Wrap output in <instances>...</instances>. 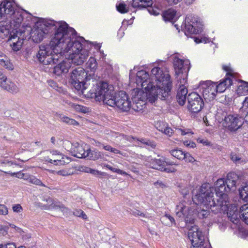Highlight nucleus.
<instances>
[{"mask_svg": "<svg viewBox=\"0 0 248 248\" xmlns=\"http://www.w3.org/2000/svg\"><path fill=\"white\" fill-rule=\"evenodd\" d=\"M31 15L26 11L16 8L15 3L13 0H4L0 3V32L7 36L10 29L15 31L22 29L30 31V21Z\"/></svg>", "mask_w": 248, "mask_h": 248, "instance_id": "1", "label": "nucleus"}, {"mask_svg": "<svg viewBox=\"0 0 248 248\" xmlns=\"http://www.w3.org/2000/svg\"><path fill=\"white\" fill-rule=\"evenodd\" d=\"M108 83L99 82L87 93V97L94 98L96 101H102L110 107H116L120 110H127L130 106L127 98V94L120 91L114 95V91Z\"/></svg>", "mask_w": 248, "mask_h": 248, "instance_id": "2", "label": "nucleus"}, {"mask_svg": "<svg viewBox=\"0 0 248 248\" xmlns=\"http://www.w3.org/2000/svg\"><path fill=\"white\" fill-rule=\"evenodd\" d=\"M213 188H211L209 184L202 185L201 191L199 194L195 196L194 200L205 203L210 207L211 211L215 214L221 212L226 213L230 220L233 223L237 224L242 216L240 212L237 211V207L234 204H230L229 201L226 204L224 201L216 202L215 199L213 198Z\"/></svg>", "mask_w": 248, "mask_h": 248, "instance_id": "3", "label": "nucleus"}, {"mask_svg": "<svg viewBox=\"0 0 248 248\" xmlns=\"http://www.w3.org/2000/svg\"><path fill=\"white\" fill-rule=\"evenodd\" d=\"M54 31L52 37H55L57 33L62 35V38L68 39L70 35L74 32V29L69 27L66 22H57L54 20H43L37 21L31 29V36L32 41L36 43L41 42L49 33Z\"/></svg>", "mask_w": 248, "mask_h": 248, "instance_id": "4", "label": "nucleus"}, {"mask_svg": "<svg viewBox=\"0 0 248 248\" xmlns=\"http://www.w3.org/2000/svg\"><path fill=\"white\" fill-rule=\"evenodd\" d=\"M62 35L57 33L47 44H42L39 48L36 57L39 62L44 65H53L57 63L61 58L65 40Z\"/></svg>", "mask_w": 248, "mask_h": 248, "instance_id": "5", "label": "nucleus"}, {"mask_svg": "<svg viewBox=\"0 0 248 248\" xmlns=\"http://www.w3.org/2000/svg\"><path fill=\"white\" fill-rule=\"evenodd\" d=\"M76 34L74 30V32L68 37L67 41L65 40L62 54L68 53L71 62L76 65H80L86 61L89 53L88 50L83 48L82 42L84 40V38L77 37Z\"/></svg>", "mask_w": 248, "mask_h": 248, "instance_id": "6", "label": "nucleus"}, {"mask_svg": "<svg viewBox=\"0 0 248 248\" xmlns=\"http://www.w3.org/2000/svg\"><path fill=\"white\" fill-rule=\"evenodd\" d=\"M152 74L155 76L157 81L155 86V92L159 99L166 100L170 96V91L172 88V83L170 77L167 72H164L159 67H154L152 69Z\"/></svg>", "mask_w": 248, "mask_h": 248, "instance_id": "7", "label": "nucleus"}, {"mask_svg": "<svg viewBox=\"0 0 248 248\" xmlns=\"http://www.w3.org/2000/svg\"><path fill=\"white\" fill-rule=\"evenodd\" d=\"M239 179V176L233 172L229 173L227 175L226 179H219L217 180L215 183V188H213V192L215 191L217 197V202L224 201V203L228 202V196L227 193L232 190H235L237 181ZM205 184H208L206 183ZM209 185H210L209 184ZM214 192H213V195Z\"/></svg>", "mask_w": 248, "mask_h": 248, "instance_id": "8", "label": "nucleus"}, {"mask_svg": "<svg viewBox=\"0 0 248 248\" xmlns=\"http://www.w3.org/2000/svg\"><path fill=\"white\" fill-rule=\"evenodd\" d=\"M127 98L129 102L130 106L128 109L127 110H121L124 112L128 111L130 108H132L135 111H140L143 110L145 108L147 100L151 103L153 104L157 100L159 97L157 96L156 94L155 93L147 92H144L142 90H140L138 92L137 94L132 98V104H131L130 99L128 97L127 95Z\"/></svg>", "mask_w": 248, "mask_h": 248, "instance_id": "9", "label": "nucleus"}, {"mask_svg": "<svg viewBox=\"0 0 248 248\" xmlns=\"http://www.w3.org/2000/svg\"><path fill=\"white\" fill-rule=\"evenodd\" d=\"M70 80L72 85L78 91H81L84 93L87 89V82L90 78L87 77L85 70L81 67L72 70L70 74Z\"/></svg>", "mask_w": 248, "mask_h": 248, "instance_id": "10", "label": "nucleus"}, {"mask_svg": "<svg viewBox=\"0 0 248 248\" xmlns=\"http://www.w3.org/2000/svg\"><path fill=\"white\" fill-rule=\"evenodd\" d=\"M202 24L197 16L193 15H187L185 19V33L186 35L198 34L202 31Z\"/></svg>", "mask_w": 248, "mask_h": 248, "instance_id": "11", "label": "nucleus"}, {"mask_svg": "<svg viewBox=\"0 0 248 248\" xmlns=\"http://www.w3.org/2000/svg\"><path fill=\"white\" fill-rule=\"evenodd\" d=\"M25 32L24 26L19 30L10 32L8 41L13 50L17 51L21 48L25 37L24 34Z\"/></svg>", "mask_w": 248, "mask_h": 248, "instance_id": "12", "label": "nucleus"}, {"mask_svg": "<svg viewBox=\"0 0 248 248\" xmlns=\"http://www.w3.org/2000/svg\"><path fill=\"white\" fill-rule=\"evenodd\" d=\"M63 144L65 149L70 151L73 156L79 158H86V152L88 148V146L86 144L78 142L72 143L69 141H64Z\"/></svg>", "mask_w": 248, "mask_h": 248, "instance_id": "13", "label": "nucleus"}, {"mask_svg": "<svg viewBox=\"0 0 248 248\" xmlns=\"http://www.w3.org/2000/svg\"><path fill=\"white\" fill-rule=\"evenodd\" d=\"M176 215L181 219H184L187 225L194 223L193 211L183 203H180L176 206L175 209Z\"/></svg>", "mask_w": 248, "mask_h": 248, "instance_id": "14", "label": "nucleus"}, {"mask_svg": "<svg viewBox=\"0 0 248 248\" xmlns=\"http://www.w3.org/2000/svg\"><path fill=\"white\" fill-rule=\"evenodd\" d=\"M136 82L138 84H140L145 92L155 93V86L150 81L149 75L145 71L141 70L137 72Z\"/></svg>", "mask_w": 248, "mask_h": 248, "instance_id": "15", "label": "nucleus"}, {"mask_svg": "<svg viewBox=\"0 0 248 248\" xmlns=\"http://www.w3.org/2000/svg\"><path fill=\"white\" fill-rule=\"evenodd\" d=\"M188 109L193 113L200 111L204 106V102L202 97L197 93L192 92L187 96Z\"/></svg>", "mask_w": 248, "mask_h": 248, "instance_id": "16", "label": "nucleus"}, {"mask_svg": "<svg viewBox=\"0 0 248 248\" xmlns=\"http://www.w3.org/2000/svg\"><path fill=\"white\" fill-rule=\"evenodd\" d=\"M244 115H228L224 118L223 125L231 131H234L240 128L243 123Z\"/></svg>", "mask_w": 248, "mask_h": 248, "instance_id": "17", "label": "nucleus"}, {"mask_svg": "<svg viewBox=\"0 0 248 248\" xmlns=\"http://www.w3.org/2000/svg\"><path fill=\"white\" fill-rule=\"evenodd\" d=\"M188 237L191 241V247L208 244L204 242V236L197 226H191L188 232Z\"/></svg>", "mask_w": 248, "mask_h": 248, "instance_id": "18", "label": "nucleus"}, {"mask_svg": "<svg viewBox=\"0 0 248 248\" xmlns=\"http://www.w3.org/2000/svg\"><path fill=\"white\" fill-rule=\"evenodd\" d=\"M50 155L45 157L46 161L56 165H63L67 164L70 161V158L60 153L56 150L47 151Z\"/></svg>", "mask_w": 248, "mask_h": 248, "instance_id": "19", "label": "nucleus"}, {"mask_svg": "<svg viewBox=\"0 0 248 248\" xmlns=\"http://www.w3.org/2000/svg\"><path fill=\"white\" fill-rule=\"evenodd\" d=\"M216 83L211 81H206L202 85V93L205 101L213 100L216 96Z\"/></svg>", "mask_w": 248, "mask_h": 248, "instance_id": "20", "label": "nucleus"}, {"mask_svg": "<svg viewBox=\"0 0 248 248\" xmlns=\"http://www.w3.org/2000/svg\"><path fill=\"white\" fill-rule=\"evenodd\" d=\"M43 202L40 203L39 205L43 209H59L63 212H66L67 210V208L61 202L54 200L50 197L44 199Z\"/></svg>", "mask_w": 248, "mask_h": 248, "instance_id": "21", "label": "nucleus"}, {"mask_svg": "<svg viewBox=\"0 0 248 248\" xmlns=\"http://www.w3.org/2000/svg\"><path fill=\"white\" fill-rule=\"evenodd\" d=\"M202 188V186L200 187V189L199 191L193 197L192 200L193 201L197 204H200V203H203L204 205V206H205L206 209H204V207L203 208L200 207L198 208L196 211V214L197 216V217L200 218V219H203L206 218L208 217L210 214V211L209 210V208H210L211 210V208L209 206H208V205L206 204L204 202H198V200L195 201L194 198H195V196L198 194H199L201 189Z\"/></svg>", "mask_w": 248, "mask_h": 248, "instance_id": "22", "label": "nucleus"}, {"mask_svg": "<svg viewBox=\"0 0 248 248\" xmlns=\"http://www.w3.org/2000/svg\"><path fill=\"white\" fill-rule=\"evenodd\" d=\"M187 89L186 86H180L178 88L176 99L180 105L183 106L186 102Z\"/></svg>", "mask_w": 248, "mask_h": 248, "instance_id": "23", "label": "nucleus"}, {"mask_svg": "<svg viewBox=\"0 0 248 248\" xmlns=\"http://www.w3.org/2000/svg\"><path fill=\"white\" fill-rule=\"evenodd\" d=\"M153 0H133L132 6L139 9H145L152 6Z\"/></svg>", "mask_w": 248, "mask_h": 248, "instance_id": "24", "label": "nucleus"}, {"mask_svg": "<svg viewBox=\"0 0 248 248\" xmlns=\"http://www.w3.org/2000/svg\"><path fill=\"white\" fill-rule=\"evenodd\" d=\"M232 79L229 77H227L224 79L222 81H220L218 85L216 84V92L217 93H222L225 90L231 86L232 84Z\"/></svg>", "mask_w": 248, "mask_h": 248, "instance_id": "25", "label": "nucleus"}, {"mask_svg": "<svg viewBox=\"0 0 248 248\" xmlns=\"http://www.w3.org/2000/svg\"><path fill=\"white\" fill-rule=\"evenodd\" d=\"M176 11L173 9L170 8L163 12L162 16L165 21H170L172 22L176 19Z\"/></svg>", "mask_w": 248, "mask_h": 248, "instance_id": "26", "label": "nucleus"}, {"mask_svg": "<svg viewBox=\"0 0 248 248\" xmlns=\"http://www.w3.org/2000/svg\"><path fill=\"white\" fill-rule=\"evenodd\" d=\"M165 158L162 157L159 159H152L150 162L151 168L161 170L165 166Z\"/></svg>", "mask_w": 248, "mask_h": 248, "instance_id": "27", "label": "nucleus"}, {"mask_svg": "<svg viewBox=\"0 0 248 248\" xmlns=\"http://www.w3.org/2000/svg\"><path fill=\"white\" fill-rule=\"evenodd\" d=\"M0 87L4 90L12 93H16L19 91L18 87L14 83L7 79L4 81Z\"/></svg>", "mask_w": 248, "mask_h": 248, "instance_id": "28", "label": "nucleus"}, {"mask_svg": "<svg viewBox=\"0 0 248 248\" xmlns=\"http://www.w3.org/2000/svg\"><path fill=\"white\" fill-rule=\"evenodd\" d=\"M103 156V154L97 150H91L89 147L87 152H86V158L87 157L89 159L96 160Z\"/></svg>", "mask_w": 248, "mask_h": 248, "instance_id": "29", "label": "nucleus"}, {"mask_svg": "<svg viewBox=\"0 0 248 248\" xmlns=\"http://www.w3.org/2000/svg\"><path fill=\"white\" fill-rule=\"evenodd\" d=\"M184 61L176 57L174 58L173 60V66L175 71V74L179 76L181 73H182V68L184 66Z\"/></svg>", "mask_w": 248, "mask_h": 248, "instance_id": "30", "label": "nucleus"}, {"mask_svg": "<svg viewBox=\"0 0 248 248\" xmlns=\"http://www.w3.org/2000/svg\"><path fill=\"white\" fill-rule=\"evenodd\" d=\"M157 125H158V124ZM157 128L159 131L169 137H170L173 133L172 129L167 124L164 123H159L158 125L157 126Z\"/></svg>", "mask_w": 248, "mask_h": 248, "instance_id": "31", "label": "nucleus"}, {"mask_svg": "<svg viewBox=\"0 0 248 248\" xmlns=\"http://www.w3.org/2000/svg\"><path fill=\"white\" fill-rule=\"evenodd\" d=\"M95 145L96 146H101L102 147V148L104 149L106 151H109L110 152L113 153L115 154H120L121 155L124 156H125L126 154L125 153H123L119 150L112 147L111 146L109 145H104L103 144H101L100 142L97 141L95 142Z\"/></svg>", "mask_w": 248, "mask_h": 248, "instance_id": "32", "label": "nucleus"}, {"mask_svg": "<svg viewBox=\"0 0 248 248\" xmlns=\"http://www.w3.org/2000/svg\"><path fill=\"white\" fill-rule=\"evenodd\" d=\"M0 65L8 70L13 69V65L9 62L7 57L2 53H0Z\"/></svg>", "mask_w": 248, "mask_h": 248, "instance_id": "33", "label": "nucleus"}, {"mask_svg": "<svg viewBox=\"0 0 248 248\" xmlns=\"http://www.w3.org/2000/svg\"><path fill=\"white\" fill-rule=\"evenodd\" d=\"M170 153L173 157L179 160H183L185 158V153L179 149H174L170 151Z\"/></svg>", "mask_w": 248, "mask_h": 248, "instance_id": "34", "label": "nucleus"}, {"mask_svg": "<svg viewBox=\"0 0 248 248\" xmlns=\"http://www.w3.org/2000/svg\"><path fill=\"white\" fill-rule=\"evenodd\" d=\"M86 68L90 69L91 71H94L97 68V62L96 60L93 57H90L86 63Z\"/></svg>", "mask_w": 248, "mask_h": 248, "instance_id": "35", "label": "nucleus"}, {"mask_svg": "<svg viewBox=\"0 0 248 248\" xmlns=\"http://www.w3.org/2000/svg\"><path fill=\"white\" fill-rule=\"evenodd\" d=\"M239 194L242 199L248 201V184H246L241 189L239 190Z\"/></svg>", "mask_w": 248, "mask_h": 248, "instance_id": "36", "label": "nucleus"}, {"mask_svg": "<svg viewBox=\"0 0 248 248\" xmlns=\"http://www.w3.org/2000/svg\"><path fill=\"white\" fill-rule=\"evenodd\" d=\"M54 174H56L62 176H67L74 174L73 171L71 169L62 170L58 171L52 170Z\"/></svg>", "mask_w": 248, "mask_h": 248, "instance_id": "37", "label": "nucleus"}, {"mask_svg": "<svg viewBox=\"0 0 248 248\" xmlns=\"http://www.w3.org/2000/svg\"><path fill=\"white\" fill-rule=\"evenodd\" d=\"M61 120L66 124L73 125H77L78 124V123L73 119L66 117L64 115H61L60 117Z\"/></svg>", "mask_w": 248, "mask_h": 248, "instance_id": "38", "label": "nucleus"}, {"mask_svg": "<svg viewBox=\"0 0 248 248\" xmlns=\"http://www.w3.org/2000/svg\"><path fill=\"white\" fill-rule=\"evenodd\" d=\"M117 10L121 13H126L128 11L127 5L123 2L119 3L117 6Z\"/></svg>", "mask_w": 248, "mask_h": 248, "instance_id": "39", "label": "nucleus"}, {"mask_svg": "<svg viewBox=\"0 0 248 248\" xmlns=\"http://www.w3.org/2000/svg\"><path fill=\"white\" fill-rule=\"evenodd\" d=\"M29 182L37 186H40L44 187L46 186L41 182L40 179L37 178L33 175L31 176Z\"/></svg>", "mask_w": 248, "mask_h": 248, "instance_id": "40", "label": "nucleus"}, {"mask_svg": "<svg viewBox=\"0 0 248 248\" xmlns=\"http://www.w3.org/2000/svg\"><path fill=\"white\" fill-rule=\"evenodd\" d=\"M137 140L140 141L141 143H142L144 144H145V145H147L148 146L150 147L151 148L154 149L156 146V144H155V143L154 142L151 141L150 140H148L147 139L142 138V139H140V140H139L138 139Z\"/></svg>", "mask_w": 248, "mask_h": 248, "instance_id": "41", "label": "nucleus"}, {"mask_svg": "<svg viewBox=\"0 0 248 248\" xmlns=\"http://www.w3.org/2000/svg\"><path fill=\"white\" fill-rule=\"evenodd\" d=\"M105 167H106L107 168H108V169H109V170H111L112 171L116 172L118 174L125 175H127V173L125 171H124L121 170H120V169H117L115 168H113L111 166H110L109 165H106L105 166Z\"/></svg>", "mask_w": 248, "mask_h": 248, "instance_id": "42", "label": "nucleus"}, {"mask_svg": "<svg viewBox=\"0 0 248 248\" xmlns=\"http://www.w3.org/2000/svg\"><path fill=\"white\" fill-rule=\"evenodd\" d=\"M248 110V96L245 97L243 102V106L240 109V112L246 113Z\"/></svg>", "mask_w": 248, "mask_h": 248, "instance_id": "43", "label": "nucleus"}, {"mask_svg": "<svg viewBox=\"0 0 248 248\" xmlns=\"http://www.w3.org/2000/svg\"><path fill=\"white\" fill-rule=\"evenodd\" d=\"M59 65L61 66V68H62L63 74H66L68 72L69 69L70 67L69 63L62 62L60 63Z\"/></svg>", "mask_w": 248, "mask_h": 248, "instance_id": "44", "label": "nucleus"}, {"mask_svg": "<svg viewBox=\"0 0 248 248\" xmlns=\"http://www.w3.org/2000/svg\"><path fill=\"white\" fill-rule=\"evenodd\" d=\"M167 220H169L170 221V223H168L169 225L172 224L173 223H175V220L174 218L169 214H166L161 218V220L162 222H164Z\"/></svg>", "mask_w": 248, "mask_h": 248, "instance_id": "45", "label": "nucleus"}, {"mask_svg": "<svg viewBox=\"0 0 248 248\" xmlns=\"http://www.w3.org/2000/svg\"><path fill=\"white\" fill-rule=\"evenodd\" d=\"M231 159L236 164L241 163L242 161L241 158L235 154L232 153L231 155Z\"/></svg>", "mask_w": 248, "mask_h": 248, "instance_id": "46", "label": "nucleus"}, {"mask_svg": "<svg viewBox=\"0 0 248 248\" xmlns=\"http://www.w3.org/2000/svg\"><path fill=\"white\" fill-rule=\"evenodd\" d=\"M240 212L242 217L248 214V203L241 206L240 208Z\"/></svg>", "mask_w": 248, "mask_h": 248, "instance_id": "47", "label": "nucleus"}, {"mask_svg": "<svg viewBox=\"0 0 248 248\" xmlns=\"http://www.w3.org/2000/svg\"><path fill=\"white\" fill-rule=\"evenodd\" d=\"M53 73L58 76H60L63 74L62 68H61V66H60L59 64L54 67Z\"/></svg>", "mask_w": 248, "mask_h": 248, "instance_id": "48", "label": "nucleus"}, {"mask_svg": "<svg viewBox=\"0 0 248 248\" xmlns=\"http://www.w3.org/2000/svg\"><path fill=\"white\" fill-rule=\"evenodd\" d=\"M8 213L7 207L4 204H0V215H6Z\"/></svg>", "mask_w": 248, "mask_h": 248, "instance_id": "49", "label": "nucleus"}, {"mask_svg": "<svg viewBox=\"0 0 248 248\" xmlns=\"http://www.w3.org/2000/svg\"><path fill=\"white\" fill-rule=\"evenodd\" d=\"M49 85L53 88V89H55L56 90L60 92L61 91V87H59L58 86V84L55 82V81L53 80H50L49 81Z\"/></svg>", "mask_w": 248, "mask_h": 248, "instance_id": "50", "label": "nucleus"}, {"mask_svg": "<svg viewBox=\"0 0 248 248\" xmlns=\"http://www.w3.org/2000/svg\"><path fill=\"white\" fill-rule=\"evenodd\" d=\"M185 158L184 159L185 160L186 162H193L195 161V159L193 157L189 154L185 153Z\"/></svg>", "mask_w": 248, "mask_h": 248, "instance_id": "51", "label": "nucleus"}, {"mask_svg": "<svg viewBox=\"0 0 248 248\" xmlns=\"http://www.w3.org/2000/svg\"><path fill=\"white\" fill-rule=\"evenodd\" d=\"M131 214L134 216H140L145 217H148V216L146 214L142 213L141 211L138 210H134L132 211Z\"/></svg>", "mask_w": 248, "mask_h": 248, "instance_id": "52", "label": "nucleus"}, {"mask_svg": "<svg viewBox=\"0 0 248 248\" xmlns=\"http://www.w3.org/2000/svg\"><path fill=\"white\" fill-rule=\"evenodd\" d=\"M12 209L14 212L16 213H20L22 211V206L19 204L13 205Z\"/></svg>", "mask_w": 248, "mask_h": 248, "instance_id": "53", "label": "nucleus"}, {"mask_svg": "<svg viewBox=\"0 0 248 248\" xmlns=\"http://www.w3.org/2000/svg\"><path fill=\"white\" fill-rule=\"evenodd\" d=\"M0 248H16L14 243H8L5 245H0Z\"/></svg>", "mask_w": 248, "mask_h": 248, "instance_id": "54", "label": "nucleus"}, {"mask_svg": "<svg viewBox=\"0 0 248 248\" xmlns=\"http://www.w3.org/2000/svg\"><path fill=\"white\" fill-rule=\"evenodd\" d=\"M6 79L7 77L0 70V86H1L4 81Z\"/></svg>", "mask_w": 248, "mask_h": 248, "instance_id": "55", "label": "nucleus"}, {"mask_svg": "<svg viewBox=\"0 0 248 248\" xmlns=\"http://www.w3.org/2000/svg\"><path fill=\"white\" fill-rule=\"evenodd\" d=\"M78 170L82 172L89 173L90 168L86 166H80L79 167Z\"/></svg>", "mask_w": 248, "mask_h": 248, "instance_id": "56", "label": "nucleus"}, {"mask_svg": "<svg viewBox=\"0 0 248 248\" xmlns=\"http://www.w3.org/2000/svg\"><path fill=\"white\" fill-rule=\"evenodd\" d=\"M184 145L187 147H189L190 148H194L196 146V144L193 142H190L188 141H185L184 142Z\"/></svg>", "mask_w": 248, "mask_h": 248, "instance_id": "57", "label": "nucleus"}, {"mask_svg": "<svg viewBox=\"0 0 248 248\" xmlns=\"http://www.w3.org/2000/svg\"><path fill=\"white\" fill-rule=\"evenodd\" d=\"M176 170L174 168H166V166H164V168L161 170L162 171H165L167 172H173L176 171Z\"/></svg>", "mask_w": 248, "mask_h": 248, "instance_id": "58", "label": "nucleus"}, {"mask_svg": "<svg viewBox=\"0 0 248 248\" xmlns=\"http://www.w3.org/2000/svg\"><path fill=\"white\" fill-rule=\"evenodd\" d=\"M89 173H91L93 175H101L102 174V172L96 170L92 169L91 168H90V170L89 171Z\"/></svg>", "mask_w": 248, "mask_h": 248, "instance_id": "59", "label": "nucleus"}, {"mask_svg": "<svg viewBox=\"0 0 248 248\" xmlns=\"http://www.w3.org/2000/svg\"><path fill=\"white\" fill-rule=\"evenodd\" d=\"M165 166L166 165H177L178 164H176L175 162L170 160L169 159L165 158Z\"/></svg>", "mask_w": 248, "mask_h": 248, "instance_id": "60", "label": "nucleus"}, {"mask_svg": "<svg viewBox=\"0 0 248 248\" xmlns=\"http://www.w3.org/2000/svg\"><path fill=\"white\" fill-rule=\"evenodd\" d=\"M178 83H179V87H180V86L183 85L184 86H186L185 84L186 83V79L185 78H181L179 79Z\"/></svg>", "mask_w": 248, "mask_h": 248, "instance_id": "61", "label": "nucleus"}, {"mask_svg": "<svg viewBox=\"0 0 248 248\" xmlns=\"http://www.w3.org/2000/svg\"><path fill=\"white\" fill-rule=\"evenodd\" d=\"M170 5L176 4L182 0H165Z\"/></svg>", "mask_w": 248, "mask_h": 248, "instance_id": "62", "label": "nucleus"}, {"mask_svg": "<svg viewBox=\"0 0 248 248\" xmlns=\"http://www.w3.org/2000/svg\"><path fill=\"white\" fill-rule=\"evenodd\" d=\"M240 115H244L243 121L244 120L248 124V110L246 113H241Z\"/></svg>", "mask_w": 248, "mask_h": 248, "instance_id": "63", "label": "nucleus"}, {"mask_svg": "<svg viewBox=\"0 0 248 248\" xmlns=\"http://www.w3.org/2000/svg\"><path fill=\"white\" fill-rule=\"evenodd\" d=\"M190 248H209V245H208V244H206L205 245H198V246L191 247Z\"/></svg>", "mask_w": 248, "mask_h": 248, "instance_id": "64", "label": "nucleus"}]
</instances>
